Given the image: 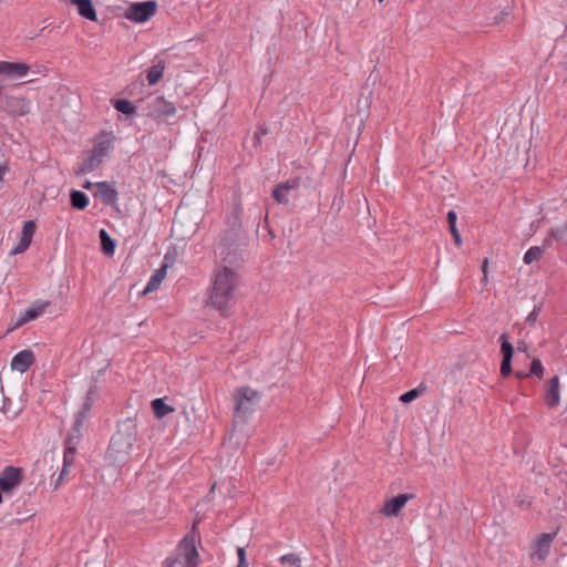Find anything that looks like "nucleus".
Segmentation results:
<instances>
[{"mask_svg": "<svg viewBox=\"0 0 567 567\" xmlns=\"http://www.w3.org/2000/svg\"><path fill=\"white\" fill-rule=\"evenodd\" d=\"M112 105L117 112L128 116L136 113L135 105L126 99L112 100Z\"/></svg>", "mask_w": 567, "mask_h": 567, "instance_id": "nucleus-29", "label": "nucleus"}, {"mask_svg": "<svg viewBox=\"0 0 567 567\" xmlns=\"http://www.w3.org/2000/svg\"><path fill=\"white\" fill-rule=\"evenodd\" d=\"M101 249L104 255L111 257L115 252L116 241L110 236V234L102 228L99 233Z\"/></svg>", "mask_w": 567, "mask_h": 567, "instance_id": "nucleus-25", "label": "nucleus"}, {"mask_svg": "<svg viewBox=\"0 0 567 567\" xmlns=\"http://www.w3.org/2000/svg\"><path fill=\"white\" fill-rule=\"evenodd\" d=\"M96 188L95 197H99L101 202L111 207H115L118 200V192L113 186V184L109 182H97L94 184Z\"/></svg>", "mask_w": 567, "mask_h": 567, "instance_id": "nucleus-12", "label": "nucleus"}, {"mask_svg": "<svg viewBox=\"0 0 567 567\" xmlns=\"http://www.w3.org/2000/svg\"><path fill=\"white\" fill-rule=\"evenodd\" d=\"M22 482V470L14 466H6L0 474V488L4 493L11 492Z\"/></svg>", "mask_w": 567, "mask_h": 567, "instance_id": "nucleus-10", "label": "nucleus"}, {"mask_svg": "<svg viewBox=\"0 0 567 567\" xmlns=\"http://www.w3.org/2000/svg\"><path fill=\"white\" fill-rule=\"evenodd\" d=\"M268 132H269V131H268V127H267V126H265V125H259V126L257 127V131H256V133H255V135H254V138H252V140H254V145H255V146H260V145H261V137H262V136H265V135H267V134H268Z\"/></svg>", "mask_w": 567, "mask_h": 567, "instance_id": "nucleus-38", "label": "nucleus"}, {"mask_svg": "<svg viewBox=\"0 0 567 567\" xmlns=\"http://www.w3.org/2000/svg\"><path fill=\"white\" fill-rule=\"evenodd\" d=\"M279 560L284 565L287 564V565H290L291 567H301L300 557L293 553L284 555L282 557H280Z\"/></svg>", "mask_w": 567, "mask_h": 567, "instance_id": "nucleus-36", "label": "nucleus"}, {"mask_svg": "<svg viewBox=\"0 0 567 567\" xmlns=\"http://www.w3.org/2000/svg\"><path fill=\"white\" fill-rule=\"evenodd\" d=\"M258 391L249 388L241 386L236 390L235 393V410H234V420H240L241 422H247L250 415L256 410V405L259 400Z\"/></svg>", "mask_w": 567, "mask_h": 567, "instance_id": "nucleus-5", "label": "nucleus"}, {"mask_svg": "<svg viewBox=\"0 0 567 567\" xmlns=\"http://www.w3.org/2000/svg\"><path fill=\"white\" fill-rule=\"evenodd\" d=\"M446 219H447V224H449V228L451 230V234L453 236V239H454V244L456 246H461L462 245V238H461V235L456 228V220H457V215L454 210H449L447 215H446Z\"/></svg>", "mask_w": 567, "mask_h": 567, "instance_id": "nucleus-31", "label": "nucleus"}, {"mask_svg": "<svg viewBox=\"0 0 567 567\" xmlns=\"http://www.w3.org/2000/svg\"><path fill=\"white\" fill-rule=\"evenodd\" d=\"M165 70V61L158 60L155 64L146 70V79L150 85H155L163 78Z\"/></svg>", "mask_w": 567, "mask_h": 567, "instance_id": "nucleus-24", "label": "nucleus"}, {"mask_svg": "<svg viewBox=\"0 0 567 567\" xmlns=\"http://www.w3.org/2000/svg\"><path fill=\"white\" fill-rule=\"evenodd\" d=\"M236 285L237 275L227 266H224L215 275L209 300L210 305L218 309L224 316H226V312L233 303Z\"/></svg>", "mask_w": 567, "mask_h": 567, "instance_id": "nucleus-3", "label": "nucleus"}, {"mask_svg": "<svg viewBox=\"0 0 567 567\" xmlns=\"http://www.w3.org/2000/svg\"><path fill=\"white\" fill-rule=\"evenodd\" d=\"M530 227H532V229H536V228L538 227V225H536V223H535V221H533V223H532V225H530Z\"/></svg>", "mask_w": 567, "mask_h": 567, "instance_id": "nucleus-52", "label": "nucleus"}, {"mask_svg": "<svg viewBox=\"0 0 567 567\" xmlns=\"http://www.w3.org/2000/svg\"><path fill=\"white\" fill-rule=\"evenodd\" d=\"M50 306L49 301H37L24 311V313L19 318L17 326L24 324L31 320H34L39 318L47 309V307Z\"/></svg>", "mask_w": 567, "mask_h": 567, "instance_id": "nucleus-19", "label": "nucleus"}, {"mask_svg": "<svg viewBox=\"0 0 567 567\" xmlns=\"http://www.w3.org/2000/svg\"><path fill=\"white\" fill-rule=\"evenodd\" d=\"M540 311H542V305L534 306V309L532 310V312L526 318V323L528 326L533 327L536 323L537 318H538Z\"/></svg>", "mask_w": 567, "mask_h": 567, "instance_id": "nucleus-39", "label": "nucleus"}, {"mask_svg": "<svg viewBox=\"0 0 567 567\" xmlns=\"http://www.w3.org/2000/svg\"><path fill=\"white\" fill-rule=\"evenodd\" d=\"M195 524L193 530L179 543L175 556L167 557L163 567H197L200 563L196 548Z\"/></svg>", "mask_w": 567, "mask_h": 567, "instance_id": "nucleus-4", "label": "nucleus"}, {"mask_svg": "<svg viewBox=\"0 0 567 567\" xmlns=\"http://www.w3.org/2000/svg\"><path fill=\"white\" fill-rule=\"evenodd\" d=\"M137 429L132 419L118 423L116 432L112 435L107 454L116 464H124L130 458V453L136 442Z\"/></svg>", "mask_w": 567, "mask_h": 567, "instance_id": "nucleus-2", "label": "nucleus"}, {"mask_svg": "<svg viewBox=\"0 0 567 567\" xmlns=\"http://www.w3.org/2000/svg\"><path fill=\"white\" fill-rule=\"evenodd\" d=\"M173 259H171L169 254H166L165 257H164V262L163 264H168Z\"/></svg>", "mask_w": 567, "mask_h": 567, "instance_id": "nucleus-48", "label": "nucleus"}, {"mask_svg": "<svg viewBox=\"0 0 567 567\" xmlns=\"http://www.w3.org/2000/svg\"><path fill=\"white\" fill-rule=\"evenodd\" d=\"M151 406H152L154 415L157 419H163L167 414L174 412V410H175L173 406L166 404L165 399H163V398L154 399L151 402Z\"/></svg>", "mask_w": 567, "mask_h": 567, "instance_id": "nucleus-26", "label": "nucleus"}, {"mask_svg": "<svg viewBox=\"0 0 567 567\" xmlns=\"http://www.w3.org/2000/svg\"><path fill=\"white\" fill-rule=\"evenodd\" d=\"M168 266L169 264H163L158 269L155 270V272L150 278L143 293H147L158 289L161 282L166 277Z\"/></svg>", "mask_w": 567, "mask_h": 567, "instance_id": "nucleus-22", "label": "nucleus"}, {"mask_svg": "<svg viewBox=\"0 0 567 567\" xmlns=\"http://www.w3.org/2000/svg\"><path fill=\"white\" fill-rule=\"evenodd\" d=\"M113 141L112 132H102L95 137L94 146L91 151L105 159L113 147Z\"/></svg>", "mask_w": 567, "mask_h": 567, "instance_id": "nucleus-16", "label": "nucleus"}, {"mask_svg": "<svg viewBox=\"0 0 567 567\" xmlns=\"http://www.w3.org/2000/svg\"><path fill=\"white\" fill-rule=\"evenodd\" d=\"M37 224L34 220H27L23 224L22 230H21V239L32 241V237L35 233Z\"/></svg>", "mask_w": 567, "mask_h": 567, "instance_id": "nucleus-33", "label": "nucleus"}, {"mask_svg": "<svg viewBox=\"0 0 567 567\" xmlns=\"http://www.w3.org/2000/svg\"><path fill=\"white\" fill-rule=\"evenodd\" d=\"M544 254V248H540L539 246H533L530 247L524 255V264L530 265L535 260H538Z\"/></svg>", "mask_w": 567, "mask_h": 567, "instance_id": "nucleus-32", "label": "nucleus"}, {"mask_svg": "<svg viewBox=\"0 0 567 567\" xmlns=\"http://www.w3.org/2000/svg\"><path fill=\"white\" fill-rule=\"evenodd\" d=\"M301 185L300 177H293L286 182L277 184L272 189L274 199L281 205L289 204V194L299 189Z\"/></svg>", "mask_w": 567, "mask_h": 567, "instance_id": "nucleus-8", "label": "nucleus"}, {"mask_svg": "<svg viewBox=\"0 0 567 567\" xmlns=\"http://www.w3.org/2000/svg\"><path fill=\"white\" fill-rule=\"evenodd\" d=\"M71 207L76 210H84L89 205V197L82 190L73 189L70 193Z\"/></svg>", "mask_w": 567, "mask_h": 567, "instance_id": "nucleus-27", "label": "nucleus"}, {"mask_svg": "<svg viewBox=\"0 0 567 567\" xmlns=\"http://www.w3.org/2000/svg\"><path fill=\"white\" fill-rule=\"evenodd\" d=\"M556 535V532L539 534L530 544V558H536L540 563L545 561L549 555L551 543Z\"/></svg>", "mask_w": 567, "mask_h": 567, "instance_id": "nucleus-7", "label": "nucleus"}, {"mask_svg": "<svg viewBox=\"0 0 567 567\" xmlns=\"http://www.w3.org/2000/svg\"><path fill=\"white\" fill-rule=\"evenodd\" d=\"M241 215V204L237 202L226 217V228L223 230L217 246L223 262L230 266H237L244 260L243 254L247 247L248 240L243 229Z\"/></svg>", "mask_w": 567, "mask_h": 567, "instance_id": "nucleus-1", "label": "nucleus"}, {"mask_svg": "<svg viewBox=\"0 0 567 567\" xmlns=\"http://www.w3.org/2000/svg\"><path fill=\"white\" fill-rule=\"evenodd\" d=\"M92 393H93V390L91 389L86 394L85 402L83 403L81 410L76 413L73 430H78V427L82 426L85 414L87 411H90V409L92 406V402H93L92 396H91Z\"/></svg>", "mask_w": 567, "mask_h": 567, "instance_id": "nucleus-28", "label": "nucleus"}, {"mask_svg": "<svg viewBox=\"0 0 567 567\" xmlns=\"http://www.w3.org/2000/svg\"><path fill=\"white\" fill-rule=\"evenodd\" d=\"M2 493H4V492H3V489H2V488H0V504L3 502Z\"/></svg>", "mask_w": 567, "mask_h": 567, "instance_id": "nucleus-51", "label": "nucleus"}, {"mask_svg": "<svg viewBox=\"0 0 567 567\" xmlns=\"http://www.w3.org/2000/svg\"><path fill=\"white\" fill-rule=\"evenodd\" d=\"M94 184H95V183H92V182H90V181H85V182H84V184L82 185V187H83L84 189H91L92 187H94Z\"/></svg>", "mask_w": 567, "mask_h": 567, "instance_id": "nucleus-45", "label": "nucleus"}, {"mask_svg": "<svg viewBox=\"0 0 567 567\" xmlns=\"http://www.w3.org/2000/svg\"><path fill=\"white\" fill-rule=\"evenodd\" d=\"M524 349H527V346H524V347L518 346V350H519V351H520V350H524Z\"/></svg>", "mask_w": 567, "mask_h": 567, "instance_id": "nucleus-55", "label": "nucleus"}, {"mask_svg": "<svg viewBox=\"0 0 567 567\" xmlns=\"http://www.w3.org/2000/svg\"><path fill=\"white\" fill-rule=\"evenodd\" d=\"M517 503H518V506H519V507H523L525 504H526L527 506H529V505H530V502H526L525 499H517Z\"/></svg>", "mask_w": 567, "mask_h": 567, "instance_id": "nucleus-47", "label": "nucleus"}, {"mask_svg": "<svg viewBox=\"0 0 567 567\" xmlns=\"http://www.w3.org/2000/svg\"><path fill=\"white\" fill-rule=\"evenodd\" d=\"M384 0H379V2H383Z\"/></svg>", "mask_w": 567, "mask_h": 567, "instance_id": "nucleus-56", "label": "nucleus"}, {"mask_svg": "<svg viewBox=\"0 0 567 567\" xmlns=\"http://www.w3.org/2000/svg\"><path fill=\"white\" fill-rule=\"evenodd\" d=\"M371 99H372V90L369 89L368 84H364L362 86V92L360 94V97L358 99V109L359 112H368L371 106Z\"/></svg>", "mask_w": 567, "mask_h": 567, "instance_id": "nucleus-30", "label": "nucleus"}, {"mask_svg": "<svg viewBox=\"0 0 567 567\" xmlns=\"http://www.w3.org/2000/svg\"><path fill=\"white\" fill-rule=\"evenodd\" d=\"M515 377L519 380H523V379H526V378H529L530 374H528V371L525 372V371H516L515 372Z\"/></svg>", "mask_w": 567, "mask_h": 567, "instance_id": "nucleus-44", "label": "nucleus"}, {"mask_svg": "<svg viewBox=\"0 0 567 567\" xmlns=\"http://www.w3.org/2000/svg\"><path fill=\"white\" fill-rule=\"evenodd\" d=\"M487 265H488V261L487 259L484 260V264L482 266V269H483V272L486 274V268H487Z\"/></svg>", "mask_w": 567, "mask_h": 567, "instance_id": "nucleus-49", "label": "nucleus"}, {"mask_svg": "<svg viewBox=\"0 0 567 567\" xmlns=\"http://www.w3.org/2000/svg\"><path fill=\"white\" fill-rule=\"evenodd\" d=\"M75 451H72V447L64 449L63 454V468L55 481L54 488H58L62 483L64 477L68 475V468L74 464Z\"/></svg>", "mask_w": 567, "mask_h": 567, "instance_id": "nucleus-23", "label": "nucleus"}, {"mask_svg": "<svg viewBox=\"0 0 567 567\" xmlns=\"http://www.w3.org/2000/svg\"><path fill=\"white\" fill-rule=\"evenodd\" d=\"M421 392H422V389H420V388L411 389V390L404 392L403 394H401L400 401L404 404L411 403L421 394Z\"/></svg>", "mask_w": 567, "mask_h": 567, "instance_id": "nucleus-35", "label": "nucleus"}, {"mask_svg": "<svg viewBox=\"0 0 567 567\" xmlns=\"http://www.w3.org/2000/svg\"><path fill=\"white\" fill-rule=\"evenodd\" d=\"M553 240H554V239H553L551 237H549V236H548L547 238H545V239H544L543 245H542V246H539V247H540V248H544V251H545L547 248H550V247H551V245H553Z\"/></svg>", "mask_w": 567, "mask_h": 567, "instance_id": "nucleus-43", "label": "nucleus"}, {"mask_svg": "<svg viewBox=\"0 0 567 567\" xmlns=\"http://www.w3.org/2000/svg\"><path fill=\"white\" fill-rule=\"evenodd\" d=\"M499 342H501V354H502L501 374H502V377L507 378L513 373L512 360H513V355H514V347L509 342L507 333L501 334Z\"/></svg>", "mask_w": 567, "mask_h": 567, "instance_id": "nucleus-9", "label": "nucleus"}, {"mask_svg": "<svg viewBox=\"0 0 567 567\" xmlns=\"http://www.w3.org/2000/svg\"><path fill=\"white\" fill-rule=\"evenodd\" d=\"M524 349H527V346H524V347L518 346V350H519V351H520V350H524Z\"/></svg>", "mask_w": 567, "mask_h": 567, "instance_id": "nucleus-54", "label": "nucleus"}, {"mask_svg": "<svg viewBox=\"0 0 567 567\" xmlns=\"http://www.w3.org/2000/svg\"><path fill=\"white\" fill-rule=\"evenodd\" d=\"M157 8L155 0L133 2L125 9L123 17L135 23H144L156 14Z\"/></svg>", "mask_w": 567, "mask_h": 567, "instance_id": "nucleus-6", "label": "nucleus"}, {"mask_svg": "<svg viewBox=\"0 0 567 567\" xmlns=\"http://www.w3.org/2000/svg\"><path fill=\"white\" fill-rule=\"evenodd\" d=\"M3 110L13 116H23L30 112V103L24 97L7 95L3 99Z\"/></svg>", "mask_w": 567, "mask_h": 567, "instance_id": "nucleus-11", "label": "nucleus"}, {"mask_svg": "<svg viewBox=\"0 0 567 567\" xmlns=\"http://www.w3.org/2000/svg\"><path fill=\"white\" fill-rule=\"evenodd\" d=\"M29 69V65L23 62H0V75H6L8 78L24 76Z\"/></svg>", "mask_w": 567, "mask_h": 567, "instance_id": "nucleus-17", "label": "nucleus"}, {"mask_svg": "<svg viewBox=\"0 0 567 567\" xmlns=\"http://www.w3.org/2000/svg\"><path fill=\"white\" fill-rule=\"evenodd\" d=\"M268 233H269V236H270L271 238H274V237H275V233H274V230H272L271 228H268Z\"/></svg>", "mask_w": 567, "mask_h": 567, "instance_id": "nucleus-50", "label": "nucleus"}, {"mask_svg": "<svg viewBox=\"0 0 567 567\" xmlns=\"http://www.w3.org/2000/svg\"><path fill=\"white\" fill-rule=\"evenodd\" d=\"M30 245H31L30 241L20 238L18 245L12 249L11 254L12 255L21 254V252L25 251Z\"/></svg>", "mask_w": 567, "mask_h": 567, "instance_id": "nucleus-41", "label": "nucleus"}, {"mask_svg": "<svg viewBox=\"0 0 567 567\" xmlns=\"http://www.w3.org/2000/svg\"><path fill=\"white\" fill-rule=\"evenodd\" d=\"M566 233V228L563 227V228H551L549 230V237H551L553 239H560L564 234Z\"/></svg>", "mask_w": 567, "mask_h": 567, "instance_id": "nucleus-42", "label": "nucleus"}, {"mask_svg": "<svg viewBox=\"0 0 567 567\" xmlns=\"http://www.w3.org/2000/svg\"><path fill=\"white\" fill-rule=\"evenodd\" d=\"M415 497L414 494L403 493L399 494L385 502L383 507L380 509L385 516H398L403 509L405 504Z\"/></svg>", "mask_w": 567, "mask_h": 567, "instance_id": "nucleus-13", "label": "nucleus"}, {"mask_svg": "<svg viewBox=\"0 0 567 567\" xmlns=\"http://www.w3.org/2000/svg\"><path fill=\"white\" fill-rule=\"evenodd\" d=\"M8 168L6 166L0 165V182L3 179V176Z\"/></svg>", "mask_w": 567, "mask_h": 567, "instance_id": "nucleus-46", "label": "nucleus"}, {"mask_svg": "<svg viewBox=\"0 0 567 567\" xmlns=\"http://www.w3.org/2000/svg\"><path fill=\"white\" fill-rule=\"evenodd\" d=\"M70 2L76 6L78 12L81 17L91 21L97 20L96 11L92 0H70Z\"/></svg>", "mask_w": 567, "mask_h": 567, "instance_id": "nucleus-21", "label": "nucleus"}, {"mask_svg": "<svg viewBox=\"0 0 567 567\" xmlns=\"http://www.w3.org/2000/svg\"><path fill=\"white\" fill-rule=\"evenodd\" d=\"M76 432V435L69 434L64 441V449L72 447V451L76 452V445L80 441V427L78 430H73Z\"/></svg>", "mask_w": 567, "mask_h": 567, "instance_id": "nucleus-37", "label": "nucleus"}, {"mask_svg": "<svg viewBox=\"0 0 567 567\" xmlns=\"http://www.w3.org/2000/svg\"><path fill=\"white\" fill-rule=\"evenodd\" d=\"M524 349H527V346H524V347L518 346V350H519V351H520V350H524Z\"/></svg>", "mask_w": 567, "mask_h": 567, "instance_id": "nucleus-53", "label": "nucleus"}, {"mask_svg": "<svg viewBox=\"0 0 567 567\" xmlns=\"http://www.w3.org/2000/svg\"><path fill=\"white\" fill-rule=\"evenodd\" d=\"M559 378L555 375L549 379L548 388L545 393V402L549 408H556L559 404Z\"/></svg>", "mask_w": 567, "mask_h": 567, "instance_id": "nucleus-20", "label": "nucleus"}, {"mask_svg": "<svg viewBox=\"0 0 567 567\" xmlns=\"http://www.w3.org/2000/svg\"><path fill=\"white\" fill-rule=\"evenodd\" d=\"M35 361V355L32 350L25 349L18 352L11 360V369L24 373L28 371Z\"/></svg>", "mask_w": 567, "mask_h": 567, "instance_id": "nucleus-15", "label": "nucleus"}, {"mask_svg": "<svg viewBox=\"0 0 567 567\" xmlns=\"http://www.w3.org/2000/svg\"><path fill=\"white\" fill-rule=\"evenodd\" d=\"M104 162V158L90 151L86 158L75 169L78 176L85 175L96 169Z\"/></svg>", "mask_w": 567, "mask_h": 567, "instance_id": "nucleus-18", "label": "nucleus"}, {"mask_svg": "<svg viewBox=\"0 0 567 567\" xmlns=\"http://www.w3.org/2000/svg\"><path fill=\"white\" fill-rule=\"evenodd\" d=\"M150 113L157 117H169L176 113L174 103L167 101L164 96H156L150 103Z\"/></svg>", "mask_w": 567, "mask_h": 567, "instance_id": "nucleus-14", "label": "nucleus"}, {"mask_svg": "<svg viewBox=\"0 0 567 567\" xmlns=\"http://www.w3.org/2000/svg\"><path fill=\"white\" fill-rule=\"evenodd\" d=\"M237 556H238V565L237 567H249L246 556V550L244 547L237 548Z\"/></svg>", "mask_w": 567, "mask_h": 567, "instance_id": "nucleus-40", "label": "nucleus"}, {"mask_svg": "<svg viewBox=\"0 0 567 567\" xmlns=\"http://www.w3.org/2000/svg\"><path fill=\"white\" fill-rule=\"evenodd\" d=\"M528 374H530V377H537L539 379L543 378V375H544V367H543L542 361L539 359L535 358V359L532 360Z\"/></svg>", "mask_w": 567, "mask_h": 567, "instance_id": "nucleus-34", "label": "nucleus"}]
</instances>
